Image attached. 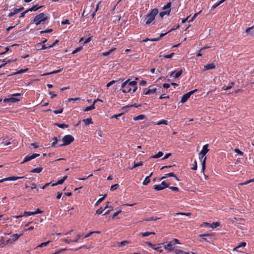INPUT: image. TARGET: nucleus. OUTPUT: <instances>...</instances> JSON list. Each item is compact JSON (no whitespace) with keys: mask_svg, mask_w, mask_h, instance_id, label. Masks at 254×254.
<instances>
[{"mask_svg":"<svg viewBox=\"0 0 254 254\" xmlns=\"http://www.w3.org/2000/svg\"><path fill=\"white\" fill-rule=\"evenodd\" d=\"M158 9L157 8H155L152 9L150 12L147 14L145 19L143 20V22H145L147 25H150L153 22L155 18V16L158 13Z\"/></svg>","mask_w":254,"mask_h":254,"instance_id":"nucleus-1","label":"nucleus"},{"mask_svg":"<svg viewBox=\"0 0 254 254\" xmlns=\"http://www.w3.org/2000/svg\"><path fill=\"white\" fill-rule=\"evenodd\" d=\"M136 84V80L131 81L129 79L127 80L121 85L122 92L125 93L131 92L132 85H135Z\"/></svg>","mask_w":254,"mask_h":254,"instance_id":"nucleus-2","label":"nucleus"},{"mask_svg":"<svg viewBox=\"0 0 254 254\" xmlns=\"http://www.w3.org/2000/svg\"><path fill=\"white\" fill-rule=\"evenodd\" d=\"M208 144H205L203 146L202 149L200 152V154L202 155L201 157L200 158V159L201 161L202 165V171L204 172V170L205 169V162L206 160V154L209 151V149H208Z\"/></svg>","mask_w":254,"mask_h":254,"instance_id":"nucleus-3","label":"nucleus"},{"mask_svg":"<svg viewBox=\"0 0 254 254\" xmlns=\"http://www.w3.org/2000/svg\"><path fill=\"white\" fill-rule=\"evenodd\" d=\"M48 19V16H46L44 13L42 12L37 15L31 21V22L35 23V25L37 26L40 24L42 22L46 21Z\"/></svg>","mask_w":254,"mask_h":254,"instance_id":"nucleus-4","label":"nucleus"},{"mask_svg":"<svg viewBox=\"0 0 254 254\" xmlns=\"http://www.w3.org/2000/svg\"><path fill=\"white\" fill-rule=\"evenodd\" d=\"M74 139V137L71 135H65L63 137L62 139L63 143L62 144L58 145L57 147L68 145L70 144L72 142H73Z\"/></svg>","mask_w":254,"mask_h":254,"instance_id":"nucleus-5","label":"nucleus"},{"mask_svg":"<svg viewBox=\"0 0 254 254\" xmlns=\"http://www.w3.org/2000/svg\"><path fill=\"white\" fill-rule=\"evenodd\" d=\"M21 94L20 93H15L12 95V97L8 98H5L3 100L4 102H10L12 103H15L17 101H19L20 100L19 98H17V96H20Z\"/></svg>","mask_w":254,"mask_h":254,"instance_id":"nucleus-6","label":"nucleus"},{"mask_svg":"<svg viewBox=\"0 0 254 254\" xmlns=\"http://www.w3.org/2000/svg\"><path fill=\"white\" fill-rule=\"evenodd\" d=\"M197 91V89H195L192 91H190L189 92H188L184 95H183L182 97L181 102L182 103H184L189 99V98L190 97V95L194 93L195 92Z\"/></svg>","mask_w":254,"mask_h":254,"instance_id":"nucleus-7","label":"nucleus"},{"mask_svg":"<svg viewBox=\"0 0 254 254\" xmlns=\"http://www.w3.org/2000/svg\"><path fill=\"white\" fill-rule=\"evenodd\" d=\"M164 245L165 249L169 252L173 250L172 246L175 245L174 242H164L162 244Z\"/></svg>","mask_w":254,"mask_h":254,"instance_id":"nucleus-8","label":"nucleus"},{"mask_svg":"<svg viewBox=\"0 0 254 254\" xmlns=\"http://www.w3.org/2000/svg\"><path fill=\"white\" fill-rule=\"evenodd\" d=\"M40 156V154H37V153H34L32 155H28L27 156H26L24 159H23V161L21 162V164H23V163H24L25 162H27L28 161H29L38 156Z\"/></svg>","mask_w":254,"mask_h":254,"instance_id":"nucleus-9","label":"nucleus"},{"mask_svg":"<svg viewBox=\"0 0 254 254\" xmlns=\"http://www.w3.org/2000/svg\"><path fill=\"white\" fill-rule=\"evenodd\" d=\"M213 236V234H200L199 235V237L202 238L203 240H204L206 242H209V241L207 240V238H211Z\"/></svg>","mask_w":254,"mask_h":254,"instance_id":"nucleus-10","label":"nucleus"},{"mask_svg":"<svg viewBox=\"0 0 254 254\" xmlns=\"http://www.w3.org/2000/svg\"><path fill=\"white\" fill-rule=\"evenodd\" d=\"M215 68V65L214 63H210L207 64L204 66L203 70H207L209 69H214Z\"/></svg>","mask_w":254,"mask_h":254,"instance_id":"nucleus-11","label":"nucleus"},{"mask_svg":"<svg viewBox=\"0 0 254 254\" xmlns=\"http://www.w3.org/2000/svg\"><path fill=\"white\" fill-rule=\"evenodd\" d=\"M67 177L66 176H64L62 179L58 180L56 183L52 184V186L55 187L58 185H61L63 184L64 181L67 179Z\"/></svg>","mask_w":254,"mask_h":254,"instance_id":"nucleus-12","label":"nucleus"},{"mask_svg":"<svg viewBox=\"0 0 254 254\" xmlns=\"http://www.w3.org/2000/svg\"><path fill=\"white\" fill-rule=\"evenodd\" d=\"M42 5L39 6L38 4L33 5L32 7L28 9V11H35L42 7Z\"/></svg>","mask_w":254,"mask_h":254,"instance_id":"nucleus-13","label":"nucleus"},{"mask_svg":"<svg viewBox=\"0 0 254 254\" xmlns=\"http://www.w3.org/2000/svg\"><path fill=\"white\" fill-rule=\"evenodd\" d=\"M25 178V177H16V176H12V177H7V181H15L18 179H22Z\"/></svg>","mask_w":254,"mask_h":254,"instance_id":"nucleus-14","label":"nucleus"},{"mask_svg":"<svg viewBox=\"0 0 254 254\" xmlns=\"http://www.w3.org/2000/svg\"><path fill=\"white\" fill-rule=\"evenodd\" d=\"M43 169V167H39L33 169V170L30 171V172L33 173H40V172H41L42 171Z\"/></svg>","mask_w":254,"mask_h":254,"instance_id":"nucleus-15","label":"nucleus"},{"mask_svg":"<svg viewBox=\"0 0 254 254\" xmlns=\"http://www.w3.org/2000/svg\"><path fill=\"white\" fill-rule=\"evenodd\" d=\"M157 89L156 88L153 89H149L147 90L146 91L144 92V95H149L151 93H154L156 92Z\"/></svg>","mask_w":254,"mask_h":254,"instance_id":"nucleus-16","label":"nucleus"},{"mask_svg":"<svg viewBox=\"0 0 254 254\" xmlns=\"http://www.w3.org/2000/svg\"><path fill=\"white\" fill-rule=\"evenodd\" d=\"M170 11H171V9H168V10H167V11H161L159 13V16H160V17L161 18H162L165 15H166V14L169 15L170 13Z\"/></svg>","mask_w":254,"mask_h":254,"instance_id":"nucleus-17","label":"nucleus"},{"mask_svg":"<svg viewBox=\"0 0 254 254\" xmlns=\"http://www.w3.org/2000/svg\"><path fill=\"white\" fill-rule=\"evenodd\" d=\"M172 176H174V173L173 172H171L168 174H165L164 176L160 178V181L162 180L167 178V177H171Z\"/></svg>","mask_w":254,"mask_h":254,"instance_id":"nucleus-18","label":"nucleus"},{"mask_svg":"<svg viewBox=\"0 0 254 254\" xmlns=\"http://www.w3.org/2000/svg\"><path fill=\"white\" fill-rule=\"evenodd\" d=\"M234 85V82H231L228 86H224L222 87V89L224 90H227L231 89L232 86Z\"/></svg>","mask_w":254,"mask_h":254,"instance_id":"nucleus-19","label":"nucleus"},{"mask_svg":"<svg viewBox=\"0 0 254 254\" xmlns=\"http://www.w3.org/2000/svg\"><path fill=\"white\" fill-rule=\"evenodd\" d=\"M253 27H254V26H252V27L247 28L246 30V32L248 34H250L251 35H254V30H253Z\"/></svg>","mask_w":254,"mask_h":254,"instance_id":"nucleus-20","label":"nucleus"},{"mask_svg":"<svg viewBox=\"0 0 254 254\" xmlns=\"http://www.w3.org/2000/svg\"><path fill=\"white\" fill-rule=\"evenodd\" d=\"M83 122L85 123L86 126H88L93 123L91 118L83 119Z\"/></svg>","mask_w":254,"mask_h":254,"instance_id":"nucleus-21","label":"nucleus"},{"mask_svg":"<svg viewBox=\"0 0 254 254\" xmlns=\"http://www.w3.org/2000/svg\"><path fill=\"white\" fill-rule=\"evenodd\" d=\"M145 118V116L144 115H140L133 118L134 121L142 120Z\"/></svg>","mask_w":254,"mask_h":254,"instance_id":"nucleus-22","label":"nucleus"},{"mask_svg":"<svg viewBox=\"0 0 254 254\" xmlns=\"http://www.w3.org/2000/svg\"><path fill=\"white\" fill-rule=\"evenodd\" d=\"M62 69H63L61 68V69L56 70H55V71H52L50 72H47V73L43 74V75H48L53 74H56V73H58L62 71Z\"/></svg>","mask_w":254,"mask_h":254,"instance_id":"nucleus-23","label":"nucleus"},{"mask_svg":"<svg viewBox=\"0 0 254 254\" xmlns=\"http://www.w3.org/2000/svg\"><path fill=\"white\" fill-rule=\"evenodd\" d=\"M116 49V48H112L111 50H110L109 51H107V52H104L102 53V55L103 56H107L108 55H109L111 53H112L113 52H114V51H115Z\"/></svg>","mask_w":254,"mask_h":254,"instance_id":"nucleus-24","label":"nucleus"},{"mask_svg":"<svg viewBox=\"0 0 254 254\" xmlns=\"http://www.w3.org/2000/svg\"><path fill=\"white\" fill-rule=\"evenodd\" d=\"M28 70H29L28 68H26L25 69H20L19 70H18V71H16L15 72L13 73V75H16V74H20V73H24V72L27 71Z\"/></svg>","mask_w":254,"mask_h":254,"instance_id":"nucleus-25","label":"nucleus"},{"mask_svg":"<svg viewBox=\"0 0 254 254\" xmlns=\"http://www.w3.org/2000/svg\"><path fill=\"white\" fill-rule=\"evenodd\" d=\"M23 235V234H20V235H18L17 234H13L12 236V240L13 241H15L18 239V238Z\"/></svg>","mask_w":254,"mask_h":254,"instance_id":"nucleus-26","label":"nucleus"},{"mask_svg":"<svg viewBox=\"0 0 254 254\" xmlns=\"http://www.w3.org/2000/svg\"><path fill=\"white\" fill-rule=\"evenodd\" d=\"M18 12H19L18 9V8H15V9H13V12H10L9 13V14L7 16L8 17H11L12 16H13L14 15L16 14Z\"/></svg>","mask_w":254,"mask_h":254,"instance_id":"nucleus-27","label":"nucleus"},{"mask_svg":"<svg viewBox=\"0 0 254 254\" xmlns=\"http://www.w3.org/2000/svg\"><path fill=\"white\" fill-rule=\"evenodd\" d=\"M95 108V105H94V104L93 103L92 105H91V106H88L87 107H86L84 109V111L85 112H87V111H90V110H93Z\"/></svg>","mask_w":254,"mask_h":254,"instance_id":"nucleus-28","label":"nucleus"},{"mask_svg":"<svg viewBox=\"0 0 254 254\" xmlns=\"http://www.w3.org/2000/svg\"><path fill=\"white\" fill-rule=\"evenodd\" d=\"M163 155V153L161 151H159L158 152L157 154L154 155H153L151 157V158H159L160 157H161V156H162Z\"/></svg>","mask_w":254,"mask_h":254,"instance_id":"nucleus-29","label":"nucleus"},{"mask_svg":"<svg viewBox=\"0 0 254 254\" xmlns=\"http://www.w3.org/2000/svg\"><path fill=\"white\" fill-rule=\"evenodd\" d=\"M220 223L219 222H213L211 224H210V228L214 229L217 227L220 226Z\"/></svg>","mask_w":254,"mask_h":254,"instance_id":"nucleus-30","label":"nucleus"},{"mask_svg":"<svg viewBox=\"0 0 254 254\" xmlns=\"http://www.w3.org/2000/svg\"><path fill=\"white\" fill-rule=\"evenodd\" d=\"M56 126H58L59 127L61 128H67L68 127V125L65 124H58L57 123L55 124Z\"/></svg>","mask_w":254,"mask_h":254,"instance_id":"nucleus-31","label":"nucleus"},{"mask_svg":"<svg viewBox=\"0 0 254 254\" xmlns=\"http://www.w3.org/2000/svg\"><path fill=\"white\" fill-rule=\"evenodd\" d=\"M50 241H48L46 242L42 243L41 244L38 245L37 247L36 248V249H37L38 248H42L44 247H46L50 243Z\"/></svg>","mask_w":254,"mask_h":254,"instance_id":"nucleus-32","label":"nucleus"},{"mask_svg":"<svg viewBox=\"0 0 254 254\" xmlns=\"http://www.w3.org/2000/svg\"><path fill=\"white\" fill-rule=\"evenodd\" d=\"M153 189L159 191L164 190L161 185H155L153 186Z\"/></svg>","mask_w":254,"mask_h":254,"instance_id":"nucleus-33","label":"nucleus"},{"mask_svg":"<svg viewBox=\"0 0 254 254\" xmlns=\"http://www.w3.org/2000/svg\"><path fill=\"white\" fill-rule=\"evenodd\" d=\"M225 0H221L219 2H217L215 3L214 4H213L212 6V9H214L218 6H219L220 4H221L222 3H223Z\"/></svg>","mask_w":254,"mask_h":254,"instance_id":"nucleus-34","label":"nucleus"},{"mask_svg":"<svg viewBox=\"0 0 254 254\" xmlns=\"http://www.w3.org/2000/svg\"><path fill=\"white\" fill-rule=\"evenodd\" d=\"M246 246V242H242L241 244H240L239 245H238L236 248H234V250H237L239 248L241 247H245Z\"/></svg>","mask_w":254,"mask_h":254,"instance_id":"nucleus-35","label":"nucleus"},{"mask_svg":"<svg viewBox=\"0 0 254 254\" xmlns=\"http://www.w3.org/2000/svg\"><path fill=\"white\" fill-rule=\"evenodd\" d=\"M150 182V178L148 177H146L143 181L142 184L143 185H147Z\"/></svg>","mask_w":254,"mask_h":254,"instance_id":"nucleus-36","label":"nucleus"},{"mask_svg":"<svg viewBox=\"0 0 254 254\" xmlns=\"http://www.w3.org/2000/svg\"><path fill=\"white\" fill-rule=\"evenodd\" d=\"M143 165V162L142 161H140L138 163H135L134 162V165L132 167V168H131V169L134 168H136L137 167H138V166H141Z\"/></svg>","mask_w":254,"mask_h":254,"instance_id":"nucleus-37","label":"nucleus"},{"mask_svg":"<svg viewBox=\"0 0 254 254\" xmlns=\"http://www.w3.org/2000/svg\"><path fill=\"white\" fill-rule=\"evenodd\" d=\"M182 72H183L182 70H180L176 72L175 73V74L174 76V77L176 78H178L179 77H180L181 75V74H182Z\"/></svg>","mask_w":254,"mask_h":254,"instance_id":"nucleus-38","label":"nucleus"},{"mask_svg":"<svg viewBox=\"0 0 254 254\" xmlns=\"http://www.w3.org/2000/svg\"><path fill=\"white\" fill-rule=\"evenodd\" d=\"M153 249L156 250L160 253H162L163 252L162 247L161 246L157 247L156 245H155V247L153 248Z\"/></svg>","mask_w":254,"mask_h":254,"instance_id":"nucleus-39","label":"nucleus"},{"mask_svg":"<svg viewBox=\"0 0 254 254\" xmlns=\"http://www.w3.org/2000/svg\"><path fill=\"white\" fill-rule=\"evenodd\" d=\"M83 49V47L82 46H80L79 47H77V48H76L72 52V54H74L76 53H77L78 52H79L82 49Z\"/></svg>","mask_w":254,"mask_h":254,"instance_id":"nucleus-40","label":"nucleus"},{"mask_svg":"<svg viewBox=\"0 0 254 254\" xmlns=\"http://www.w3.org/2000/svg\"><path fill=\"white\" fill-rule=\"evenodd\" d=\"M162 124L168 125V121L167 120H161L160 121H159V122H158L156 124V125H162Z\"/></svg>","mask_w":254,"mask_h":254,"instance_id":"nucleus-41","label":"nucleus"},{"mask_svg":"<svg viewBox=\"0 0 254 254\" xmlns=\"http://www.w3.org/2000/svg\"><path fill=\"white\" fill-rule=\"evenodd\" d=\"M53 142L52 143V147H56V145L58 142L57 138L56 137H54L53 138Z\"/></svg>","mask_w":254,"mask_h":254,"instance_id":"nucleus-42","label":"nucleus"},{"mask_svg":"<svg viewBox=\"0 0 254 254\" xmlns=\"http://www.w3.org/2000/svg\"><path fill=\"white\" fill-rule=\"evenodd\" d=\"M34 215L33 212L24 211L23 213V216H30V215Z\"/></svg>","mask_w":254,"mask_h":254,"instance_id":"nucleus-43","label":"nucleus"},{"mask_svg":"<svg viewBox=\"0 0 254 254\" xmlns=\"http://www.w3.org/2000/svg\"><path fill=\"white\" fill-rule=\"evenodd\" d=\"M173 251L175 254H183L184 253V252L182 250H178V249H175V250L173 249Z\"/></svg>","mask_w":254,"mask_h":254,"instance_id":"nucleus-44","label":"nucleus"},{"mask_svg":"<svg viewBox=\"0 0 254 254\" xmlns=\"http://www.w3.org/2000/svg\"><path fill=\"white\" fill-rule=\"evenodd\" d=\"M82 236L80 234L76 235V238L74 240H73V242L74 243H77L79 239L81 238Z\"/></svg>","mask_w":254,"mask_h":254,"instance_id":"nucleus-45","label":"nucleus"},{"mask_svg":"<svg viewBox=\"0 0 254 254\" xmlns=\"http://www.w3.org/2000/svg\"><path fill=\"white\" fill-rule=\"evenodd\" d=\"M174 55V53H171L169 55H163V57L165 59H171Z\"/></svg>","mask_w":254,"mask_h":254,"instance_id":"nucleus-46","label":"nucleus"},{"mask_svg":"<svg viewBox=\"0 0 254 254\" xmlns=\"http://www.w3.org/2000/svg\"><path fill=\"white\" fill-rule=\"evenodd\" d=\"M160 185H162V187L163 188V189L167 188H169V186L165 181L162 182Z\"/></svg>","mask_w":254,"mask_h":254,"instance_id":"nucleus-47","label":"nucleus"},{"mask_svg":"<svg viewBox=\"0 0 254 254\" xmlns=\"http://www.w3.org/2000/svg\"><path fill=\"white\" fill-rule=\"evenodd\" d=\"M119 187V185L118 184H115L114 185H113L111 186V188H110V190L111 191H114L116 190H117L118 189V188Z\"/></svg>","mask_w":254,"mask_h":254,"instance_id":"nucleus-48","label":"nucleus"},{"mask_svg":"<svg viewBox=\"0 0 254 254\" xmlns=\"http://www.w3.org/2000/svg\"><path fill=\"white\" fill-rule=\"evenodd\" d=\"M52 31H53V29H47V30H45L41 31L40 32V34H42L43 33H51Z\"/></svg>","mask_w":254,"mask_h":254,"instance_id":"nucleus-49","label":"nucleus"},{"mask_svg":"<svg viewBox=\"0 0 254 254\" xmlns=\"http://www.w3.org/2000/svg\"><path fill=\"white\" fill-rule=\"evenodd\" d=\"M54 45H55V43H53L52 45H51V46H49L46 47V46H45V45L43 44V45H42V48H41V49H42V50H45V49H48V48H52V47H53Z\"/></svg>","mask_w":254,"mask_h":254,"instance_id":"nucleus-50","label":"nucleus"},{"mask_svg":"<svg viewBox=\"0 0 254 254\" xmlns=\"http://www.w3.org/2000/svg\"><path fill=\"white\" fill-rule=\"evenodd\" d=\"M210 224L207 222H203L200 225V227H205L210 228Z\"/></svg>","mask_w":254,"mask_h":254,"instance_id":"nucleus-51","label":"nucleus"},{"mask_svg":"<svg viewBox=\"0 0 254 254\" xmlns=\"http://www.w3.org/2000/svg\"><path fill=\"white\" fill-rule=\"evenodd\" d=\"M121 212H122V210H119L117 211V212H115L112 216V218L114 219L116 216H117Z\"/></svg>","mask_w":254,"mask_h":254,"instance_id":"nucleus-52","label":"nucleus"},{"mask_svg":"<svg viewBox=\"0 0 254 254\" xmlns=\"http://www.w3.org/2000/svg\"><path fill=\"white\" fill-rule=\"evenodd\" d=\"M180 27V25L179 24L178 25H174L173 27L168 31V32H170L172 31H174L178 28H179Z\"/></svg>","mask_w":254,"mask_h":254,"instance_id":"nucleus-53","label":"nucleus"},{"mask_svg":"<svg viewBox=\"0 0 254 254\" xmlns=\"http://www.w3.org/2000/svg\"><path fill=\"white\" fill-rule=\"evenodd\" d=\"M105 210V209L102 208V207H100L99 209H98L96 213L98 215H100L102 214L103 212V211Z\"/></svg>","mask_w":254,"mask_h":254,"instance_id":"nucleus-54","label":"nucleus"},{"mask_svg":"<svg viewBox=\"0 0 254 254\" xmlns=\"http://www.w3.org/2000/svg\"><path fill=\"white\" fill-rule=\"evenodd\" d=\"M171 2H168L166 5H165V6H163V9H170V7H171Z\"/></svg>","mask_w":254,"mask_h":254,"instance_id":"nucleus-55","label":"nucleus"},{"mask_svg":"<svg viewBox=\"0 0 254 254\" xmlns=\"http://www.w3.org/2000/svg\"><path fill=\"white\" fill-rule=\"evenodd\" d=\"M169 188L171 189L172 191H178L179 189L178 187H169Z\"/></svg>","mask_w":254,"mask_h":254,"instance_id":"nucleus-56","label":"nucleus"},{"mask_svg":"<svg viewBox=\"0 0 254 254\" xmlns=\"http://www.w3.org/2000/svg\"><path fill=\"white\" fill-rule=\"evenodd\" d=\"M176 215H181L190 216V213L178 212V213H176Z\"/></svg>","mask_w":254,"mask_h":254,"instance_id":"nucleus-57","label":"nucleus"},{"mask_svg":"<svg viewBox=\"0 0 254 254\" xmlns=\"http://www.w3.org/2000/svg\"><path fill=\"white\" fill-rule=\"evenodd\" d=\"M124 114V113H120V114H117V115H113L111 118L112 119V118H116V119H118L119 117L122 116Z\"/></svg>","mask_w":254,"mask_h":254,"instance_id":"nucleus-58","label":"nucleus"},{"mask_svg":"<svg viewBox=\"0 0 254 254\" xmlns=\"http://www.w3.org/2000/svg\"><path fill=\"white\" fill-rule=\"evenodd\" d=\"M0 61H1L2 62L4 63H2V64H1L0 65V68H2L3 67H4L5 66V65L7 64V63L6 62V59L0 60Z\"/></svg>","mask_w":254,"mask_h":254,"instance_id":"nucleus-59","label":"nucleus"},{"mask_svg":"<svg viewBox=\"0 0 254 254\" xmlns=\"http://www.w3.org/2000/svg\"><path fill=\"white\" fill-rule=\"evenodd\" d=\"M117 82V81L116 80H112L110 82H109V83H108L106 85V87L107 88L109 87L110 86H111L112 85H113V84H114L115 83H116Z\"/></svg>","mask_w":254,"mask_h":254,"instance_id":"nucleus-60","label":"nucleus"},{"mask_svg":"<svg viewBox=\"0 0 254 254\" xmlns=\"http://www.w3.org/2000/svg\"><path fill=\"white\" fill-rule=\"evenodd\" d=\"M242 92H243V90L242 89H238L232 92L231 94L232 95H235L237 93Z\"/></svg>","mask_w":254,"mask_h":254,"instance_id":"nucleus-61","label":"nucleus"},{"mask_svg":"<svg viewBox=\"0 0 254 254\" xmlns=\"http://www.w3.org/2000/svg\"><path fill=\"white\" fill-rule=\"evenodd\" d=\"M29 11L28 10V9H27L26 10H25V11L22 12L20 13V15H19V17H23L25 16V14L28 13Z\"/></svg>","mask_w":254,"mask_h":254,"instance_id":"nucleus-62","label":"nucleus"},{"mask_svg":"<svg viewBox=\"0 0 254 254\" xmlns=\"http://www.w3.org/2000/svg\"><path fill=\"white\" fill-rule=\"evenodd\" d=\"M63 112V109H61L59 110H54L53 111V112L55 114H61Z\"/></svg>","mask_w":254,"mask_h":254,"instance_id":"nucleus-63","label":"nucleus"},{"mask_svg":"<svg viewBox=\"0 0 254 254\" xmlns=\"http://www.w3.org/2000/svg\"><path fill=\"white\" fill-rule=\"evenodd\" d=\"M141 235L142 237H147L150 235L149 232H145L144 233H141Z\"/></svg>","mask_w":254,"mask_h":254,"instance_id":"nucleus-64","label":"nucleus"}]
</instances>
